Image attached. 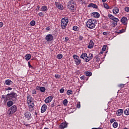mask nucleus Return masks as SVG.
<instances>
[{
  "instance_id": "nucleus-1",
  "label": "nucleus",
  "mask_w": 129,
  "mask_h": 129,
  "mask_svg": "<svg viewBox=\"0 0 129 129\" xmlns=\"http://www.w3.org/2000/svg\"><path fill=\"white\" fill-rule=\"evenodd\" d=\"M18 95L17 93L14 92H12L11 93H8L6 95V99L5 102H7L8 100H13V101H17L18 98H17Z\"/></svg>"
},
{
  "instance_id": "nucleus-2",
  "label": "nucleus",
  "mask_w": 129,
  "mask_h": 129,
  "mask_svg": "<svg viewBox=\"0 0 129 129\" xmlns=\"http://www.w3.org/2000/svg\"><path fill=\"white\" fill-rule=\"evenodd\" d=\"M96 25H97V21L94 19H89L86 23V26L89 29H94Z\"/></svg>"
},
{
  "instance_id": "nucleus-3",
  "label": "nucleus",
  "mask_w": 129,
  "mask_h": 129,
  "mask_svg": "<svg viewBox=\"0 0 129 129\" xmlns=\"http://www.w3.org/2000/svg\"><path fill=\"white\" fill-rule=\"evenodd\" d=\"M27 103L29 105V108L30 111H32L34 109V99L31 96V95H28L27 97Z\"/></svg>"
},
{
  "instance_id": "nucleus-4",
  "label": "nucleus",
  "mask_w": 129,
  "mask_h": 129,
  "mask_svg": "<svg viewBox=\"0 0 129 129\" xmlns=\"http://www.w3.org/2000/svg\"><path fill=\"white\" fill-rule=\"evenodd\" d=\"M69 23V19L68 18L64 17L61 19L60 26L62 30H65L67 27V25Z\"/></svg>"
},
{
  "instance_id": "nucleus-5",
  "label": "nucleus",
  "mask_w": 129,
  "mask_h": 129,
  "mask_svg": "<svg viewBox=\"0 0 129 129\" xmlns=\"http://www.w3.org/2000/svg\"><path fill=\"white\" fill-rule=\"evenodd\" d=\"M75 6H76V2L74 0H71L68 3V8L71 11L75 10Z\"/></svg>"
},
{
  "instance_id": "nucleus-6",
  "label": "nucleus",
  "mask_w": 129,
  "mask_h": 129,
  "mask_svg": "<svg viewBox=\"0 0 129 129\" xmlns=\"http://www.w3.org/2000/svg\"><path fill=\"white\" fill-rule=\"evenodd\" d=\"M18 110V107L16 105H13L10 107L8 110V115H12L13 114L15 113Z\"/></svg>"
},
{
  "instance_id": "nucleus-7",
  "label": "nucleus",
  "mask_w": 129,
  "mask_h": 129,
  "mask_svg": "<svg viewBox=\"0 0 129 129\" xmlns=\"http://www.w3.org/2000/svg\"><path fill=\"white\" fill-rule=\"evenodd\" d=\"M73 58L75 59V62L76 65H79L80 64H81V59H80V57H79V56L76 54H74Z\"/></svg>"
},
{
  "instance_id": "nucleus-8",
  "label": "nucleus",
  "mask_w": 129,
  "mask_h": 129,
  "mask_svg": "<svg viewBox=\"0 0 129 129\" xmlns=\"http://www.w3.org/2000/svg\"><path fill=\"white\" fill-rule=\"evenodd\" d=\"M54 5H55L56 8L58 9V10H60V11H63V10H64V7H63V5H61L60 2H55Z\"/></svg>"
},
{
  "instance_id": "nucleus-9",
  "label": "nucleus",
  "mask_w": 129,
  "mask_h": 129,
  "mask_svg": "<svg viewBox=\"0 0 129 129\" xmlns=\"http://www.w3.org/2000/svg\"><path fill=\"white\" fill-rule=\"evenodd\" d=\"M54 39V36L51 34L46 35L45 36V40L47 42H52Z\"/></svg>"
},
{
  "instance_id": "nucleus-10",
  "label": "nucleus",
  "mask_w": 129,
  "mask_h": 129,
  "mask_svg": "<svg viewBox=\"0 0 129 129\" xmlns=\"http://www.w3.org/2000/svg\"><path fill=\"white\" fill-rule=\"evenodd\" d=\"M52 100H53V97L49 96L46 97V98L44 100V102H45V103H50Z\"/></svg>"
},
{
  "instance_id": "nucleus-11",
  "label": "nucleus",
  "mask_w": 129,
  "mask_h": 129,
  "mask_svg": "<svg viewBox=\"0 0 129 129\" xmlns=\"http://www.w3.org/2000/svg\"><path fill=\"white\" fill-rule=\"evenodd\" d=\"M25 117L28 120H30L31 119V113L30 112H26L24 114Z\"/></svg>"
},
{
  "instance_id": "nucleus-12",
  "label": "nucleus",
  "mask_w": 129,
  "mask_h": 129,
  "mask_svg": "<svg viewBox=\"0 0 129 129\" xmlns=\"http://www.w3.org/2000/svg\"><path fill=\"white\" fill-rule=\"evenodd\" d=\"M47 110V105L46 104H43L42 106L41 107V113H44L45 111Z\"/></svg>"
},
{
  "instance_id": "nucleus-13",
  "label": "nucleus",
  "mask_w": 129,
  "mask_h": 129,
  "mask_svg": "<svg viewBox=\"0 0 129 129\" xmlns=\"http://www.w3.org/2000/svg\"><path fill=\"white\" fill-rule=\"evenodd\" d=\"M121 22L123 24V25H127V18L125 17H123L121 19Z\"/></svg>"
},
{
  "instance_id": "nucleus-14",
  "label": "nucleus",
  "mask_w": 129,
  "mask_h": 129,
  "mask_svg": "<svg viewBox=\"0 0 129 129\" xmlns=\"http://www.w3.org/2000/svg\"><path fill=\"white\" fill-rule=\"evenodd\" d=\"M88 8H93V9H98V6L96 5V4H94L93 3H91L89 5H88Z\"/></svg>"
},
{
  "instance_id": "nucleus-15",
  "label": "nucleus",
  "mask_w": 129,
  "mask_h": 129,
  "mask_svg": "<svg viewBox=\"0 0 129 129\" xmlns=\"http://www.w3.org/2000/svg\"><path fill=\"white\" fill-rule=\"evenodd\" d=\"M94 46V42H93V41L90 40L89 43V45L88 46V49H92V48Z\"/></svg>"
},
{
  "instance_id": "nucleus-16",
  "label": "nucleus",
  "mask_w": 129,
  "mask_h": 129,
  "mask_svg": "<svg viewBox=\"0 0 129 129\" xmlns=\"http://www.w3.org/2000/svg\"><path fill=\"white\" fill-rule=\"evenodd\" d=\"M92 16L94 18L98 19V18H99V17H100V14H99L98 12H93Z\"/></svg>"
},
{
  "instance_id": "nucleus-17",
  "label": "nucleus",
  "mask_w": 129,
  "mask_h": 129,
  "mask_svg": "<svg viewBox=\"0 0 129 129\" xmlns=\"http://www.w3.org/2000/svg\"><path fill=\"white\" fill-rule=\"evenodd\" d=\"M13 83H14L13 82V81H12V80L10 79H8L5 81L6 85H8L10 86V85H12V84H13Z\"/></svg>"
},
{
  "instance_id": "nucleus-18",
  "label": "nucleus",
  "mask_w": 129,
  "mask_h": 129,
  "mask_svg": "<svg viewBox=\"0 0 129 129\" xmlns=\"http://www.w3.org/2000/svg\"><path fill=\"white\" fill-rule=\"evenodd\" d=\"M122 113H123V110L122 109H119L118 110H117L116 114V115H117L118 116L121 115V114H122Z\"/></svg>"
},
{
  "instance_id": "nucleus-19",
  "label": "nucleus",
  "mask_w": 129,
  "mask_h": 129,
  "mask_svg": "<svg viewBox=\"0 0 129 129\" xmlns=\"http://www.w3.org/2000/svg\"><path fill=\"white\" fill-rule=\"evenodd\" d=\"M40 11V12H48V8L46 6H42Z\"/></svg>"
},
{
  "instance_id": "nucleus-20",
  "label": "nucleus",
  "mask_w": 129,
  "mask_h": 129,
  "mask_svg": "<svg viewBox=\"0 0 129 129\" xmlns=\"http://www.w3.org/2000/svg\"><path fill=\"white\" fill-rule=\"evenodd\" d=\"M119 12V9L117 7H115L114 9L113 10V13L115 14V15H116V14H118V12Z\"/></svg>"
},
{
  "instance_id": "nucleus-21",
  "label": "nucleus",
  "mask_w": 129,
  "mask_h": 129,
  "mask_svg": "<svg viewBox=\"0 0 129 129\" xmlns=\"http://www.w3.org/2000/svg\"><path fill=\"white\" fill-rule=\"evenodd\" d=\"M67 125H68V124L67 123H62L61 124H60V128H62V129H64L65 128V127H67Z\"/></svg>"
},
{
  "instance_id": "nucleus-22",
  "label": "nucleus",
  "mask_w": 129,
  "mask_h": 129,
  "mask_svg": "<svg viewBox=\"0 0 129 129\" xmlns=\"http://www.w3.org/2000/svg\"><path fill=\"white\" fill-rule=\"evenodd\" d=\"M38 88V90H40L41 92H45L46 91V88L44 87H37Z\"/></svg>"
},
{
  "instance_id": "nucleus-23",
  "label": "nucleus",
  "mask_w": 129,
  "mask_h": 129,
  "mask_svg": "<svg viewBox=\"0 0 129 129\" xmlns=\"http://www.w3.org/2000/svg\"><path fill=\"white\" fill-rule=\"evenodd\" d=\"M7 104L8 107H11V106H13V104H14V103L12 102V101H11L9 100V101L7 102Z\"/></svg>"
},
{
  "instance_id": "nucleus-24",
  "label": "nucleus",
  "mask_w": 129,
  "mask_h": 129,
  "mask_svg": "<svg viewBox=\"0 0 129 129\" xmlns=\"http://www.w3.org/2000/svg\"><path fill=\"white\" fill-rule=\"evenodd\" d=\"M25 59L26 60V61H29V60H30V59H31L32 56L31 55V54H26L25 56Z\"/></svg>"
},
{
  "instance_id": "nucleus-25",
  "label": "nucleus",
  "mask_w": 129,
  "mask_h": 129,
  "mask_svg": "<svg viewBox=\"0 0 129 129\" xmlns=\"http://www.w3.org/2000/svg\"><path fill=\"white\" fill-rule=\"evenodd\" d=\"M87 53H83L81 56H80V58H81V59H85V57H87Z\"/></svg>"
},
{
  "instance_id": "nucleus-26",
  "label": "nucleus",
  "mask_w": 129,
  "mask_h": 129,
  "mask_svg": "<svg viewBox=\"0 0 129 129\" xmlns=\"http://www.w3.org/2000/svg\"><path fill=\"white\" fill-rule=\"evenodd\" d=\"M85 75H86L87 76H88V77H90V76H92V73H91V72H89V71L85 72Z\"/></svg>"
},
{
  "instance_id": "nucleus-27",
  "label": "nucleus",
  "mask_w": 129,
  "mask_h": 129,
  "mask_svg": "<svg viewBox=\"0 0 129 129\" xmlns=\"http://www.w3.org/2000/svg\"><path fill=\"white\" fill-rule=\"evenodd\" d=\"M80 79L81 80H86V81H87V80H88V77L86 78L85 76L83 75L80 77Z\"/></svg>"
},
{
  "instance_id": "nucleus-28",
  "label": "nucleus",
  "mask_w": 129,
  "mask_h": 129,
  "mask_svg": "<svg viewBox=\"0 0 129 129\" xmlns=\"http://www.w3.org/2000/svg\"><path fill=\"white\" fill-rule=\"evenodd\" d=\"M108 17L109 18V19H110V20H112V21H113V20H114V16L110 14H109L108 15Z\"/></svg>"
},
{
  "instance_id": "nucleus-29",
  "label": "nucleus",
  "mask_w": 129,
  "mask_h": 129,
  "mask_svg": "<svg viewBox=\"0 0 129 129\" xmlns=\"http://www.w3.org/2000/svg\"><path fill=\"white\" fill-rule=\"evenodd\" d=\"M103 6H104V8L105 9H106V10H109L110 7H109V6H108V5L107 4L104 3Z\"/></svg>"
},
{
  "instance_id": "nucleus-30",
  "label": "nucleus",
  "mask_w": 129,
  "mask_h": 129,
  "mask_svg": "<svg viewBox=\"0 0 129 129\" xmlns=\"http://www.w3.org/2000/svg\"><path fill=\"white\" fill-rule=\"evenodd\" d=\"M88 57L89 58H88V60H91L93 58V54H92V53H89Z\"/></svg>"
},
{
  "instance_id": "nucleus-31",
  "label": "nucleus",
  "mask_w": 129,
  "mask_h": 129,
  "mask_svg": "<svg viewBox=\"0 0 129 129\" xmlns=\"http://www.w3.org/2000/svg\"><path fill=\"white\" fill-rule=\"evenodd\" d=\"M124 113L125 114V115H129V108L124 110Z\"/></svg>"
},
{
  "instance_id": "nucleus-32",
  "label": "nucleus",
  "mask_w": 129,
  "mask_h": 129,
  "mask_svg": "<svg viewBox=\"0 0 129 129\" xmlns=\"http://www.w3.org/2000/svg\"><path fill=\"white\" fill-rule=\"evenodd\" d=\"M113 21L116 22L114 24V25H117V22H119V20L118 19V18L114 17V20H113Z\"/></svg>"
},
{
  "instance_id": "nucleus-33",
  "label": "nucleus",
  "mask_w": 129,
  "mask_h": 129,
  "mask_svg": "<svg viewBox=\"0 0 129 129\" xmlns=\"http://www.w3.org/2000/svg\"><path fill=\"white\" fill-rule=\"evenodd\" d=\"M63 104L64 106H67V104H68V100H67V99H64L63 101Z\"/></svg>"
},
{
  "instance_id": "nucleus-34",
  "label": "nucleus",
  "mask_w": 129,
  "mask_h": 129,
  "mask_svg": "<svg viewBox=\"0 0 129 129\" xmlns=\"http://www.w3.org/2000/svg\"><path fill=\"white\" fill-rule=\"evenodd\" d=\"M56 58L57 59H61V58H63V55H62L61 53H59L57 54Z\"/></svg>"
},
{
  "instance_id": "nucleus-35",
  "label": "nucleus",
  "mask_w": 129,
  "mask_h": 129,
  "mask_svg": "<svg viewBox=\"0 0 129 129\" xmlns=\"http://www.w3.org/2000/svg\"><path fill=\"white\" fill-rule=\"evenodd\" d=\"M67 94H68V95H70L71 94H73V91H72V90H69L67 91Z\"/></svg>"
},
{
  "instance_id": "nucleus-36",
  "label": "nucleus",
  "mask_w": 129,
  "mask_h": 129,
  "mask_svg": "<svg viewBox=\"0 0 129 129\" xmlns=\"http://www.w3.org/2000/svg\"><path fill=\"white\" fill-rule=\"evenodd\" d=\"M73 30H74V31H77L78 30H79V27H78L77 26H74L73 27Z\"/></svg>"
},
{
  "instance_id": "nucleus-37",
  "label": "nucleus",
  "mask_w": 129,
  "mask_h": 129,
  "mask_svg": "<svg viewBox=\"0 0 129 129\" xmlns=\"http://www.w3.org/2000/svg\"><path fill=\"white\" fill-rule=\"evenodd\" d=\"M125 86V84H120L118 85V87H119L120 88H123V87H124Z\"/></svg>"
},
{
  "instance_id": "nucleus-38",
  "label": "nucleus",
  "mask_w": 129,
  "mask_h": 129,
  "mask_svg": "<svg viewBox=\"0 0 129 129\" xmlns=\"http://www.w3.org/2000/svg\"><path fill=\"white\" fill-rule=\"evenodd\" d=\"M107 47V45H103L102 48V51L103 52H104V51H105L106 50V47Z\"/></svg>"
},
{
  "instance_id": "nucleus-39",
  "label": "nucleus",
  "mask_w": 129,
  "mask_h": 129,
  "mask_svg": "<svg viewBox=\"0 0 129 129\" xmlns=\"http://www.w3.org/2000/svg\"><path fill=\"white\" fill-rule=\"evenodd\" d=\"M35 25H36V22L35 21L32 20V21H31L30 25L33 27L34 26H35Z\"/></svg>"
},
{
  "instance_id": "nucleus-40",
  "label": "nucleus",
  "mask_w": 129,
  "mask_h": 129,
  "mask_svg": "<svg viewBox=\"0 0 129 129\" xmlns=\"http://www.w3.org/2000/svg\"><path fill=\"white\" fill-rule=\"evenodd\" d=\"M118 123H117V122H114L113 123V127L116 128L117 126H118Z\"/></svg>"
},
{
  "instance_id": "nucleus-41",
  "label": "nucleus",
  "mask_w": 129,
  "mask_h": 129,
  "mask_svg": "<svg viewBox=\"0 0 129 129\" xmlns=\"http://www.w3.org/2000/svg\"><path fill=\"white\" fill-rule=\"evenodd\" d=\"M38 16L39 17H44L45 16V14H44V13L43 12H39L38 13Z\"/></svg>"
},
{
  "instance_id": "nucleus-42",
  "label": "nucleus",
  "mask_w": 129,
  "mask_h": 129,
  "mask_svg": "<svg viewBox=\"0 0 129 129\" xmlns=\"http://www.w3.org/2000/svg\"><path fill=\"white\" fill-rule=\"evenodd\" d=\"M88 58H89V56H88V55H87V56H86V57L85 58V62H89L90 61V60H89Z\"/></svg>"
},
{
  "instance_id": "nucleus-43",
  "label": "nucleus",
  "mask_w": 129,
  "mask_h": 129,
  "mask_svg": "<svg viewBox=\"0 0 129 129\" xmlns=\"http://www.w3.org/2000/svg\"><path fill=\"white\" fill-rule=\"evenodd\" d=\"M64 91H65L64 88H61V89L59 90L60 93H64Z\"/></svg>"
},
{
  "instance_id": "nucleus-44",
  "label": "nucleus",
  "mask_w": 129,
  "mask_h": 129,
  "mask_svg": "<svg viewBox=\"0 0 129 129\" xmlns=\"http://www.w3.org/2000/svg\"><path fill=\"white\" fill-rule=\"evenodd\" d=\"M79 40L80 41H82L83 40V36L82 35H80L79 37Z\"/></svg>"
},
{
  "instance_id": "nucleus-45",
  "label": "nucleus",
  "mask_w": 129,
  "mask_h": 129,
  "mask_svg": "<svg viewBox=\"0 0 129 129\" xmlns=\"http://www.w3.org/2000/svg\"><path fill=\"white\" fill-rule=\"evenodd\" d=\"M124 11H125V12H126V13H128V12H129V8L128 7H125V8H124Z\"/></svg>"
},
{
  "instance_id": "nucleus-46",
  "label": "nucleus",
  "mask_w": 129,
  "mask_h": 129,
  "mask_svg": "<svg viewBox=\"0 0 129 129\" xmlns=\"http://www.w3.org/2000/svg\"><path fill=\"white\" fill-rule=\"evenodd\" d=\"M28 65L29 68H31L32 69H33V66L31 65V63H30V62H28Z\"/></svg>"
},
{
  "instance_id": "nucleus-47",
  "label": "nucleus",
  "mask_w": 129,
  "mask_h": 129,
  "mask_svg": "<svg viewBox=\"0 0 129 129\" xmlns=\"http://www.w3.org/2000/svg\"><path fill=\"white\" fill-rule=\"evenodd\" d=\"M54 77L55 78H60V77H61V76H60V75H57V74H56V75H55V76H54Z\"/></svg>"
},
{
  "instance_id": "nucleus-48",
  "label": "nucleus",
  "mask_w": 129,
  "mask_h": 129,
  "mask_svg": "<svg viewBox=\"0 0 129 129\" xmlns=\"http://www.w3.org/2000/svg\"><path fill=\"white\" fill-rule=\"evenodd\" d=\"M64 41L66 42H68L69 41V38H68V37H66Z\"/></svg>"
},
{
  "instance_id": "nucleus-49",
  "label": "nucleus",
  "mask_w": 129,
  "mask_h": 129,
  "mask_svg": "<svg viewBox=\"0 0 129 129\" xmlns=\"http://www.w3.org/2000/svg\"><path fill=\"white\" fill-rule=\"evenodd\" d=\"M13 89V88H11V87H9L8 88H6L5 89V90H6V91H8V90H12Z\"/></svg>"
},
{
  "instance_id": "nucleus-50",
  "label": "nucleus",
  "mask_w": 129,
  "mask_h": 129,
  "mask_svg": "<svg viewBox=\"0 0 129 129\" xmlns=\"http://www.w3.org/2000/svg\"><path fill=\"white\" fill-rule=\"evenodd\" d=\"M40 8H41L40 6H37V9H36V11H37V12H39V11L40 10Z\"/></svg>"
},
{
  "instance_id": "nucleus-51",
  "label": "nucleus",
  "mask_w": 129,
  "mask_h": 129,
  "mask_svg": "<svg viewBox=\"0 0 129 129\" xmlns=\"http://www.w3.org/2000/svg\"><path fill=\"white\" fill-rule=\"evenodd\" d=\"M115 120V119L114 118L113 119H111L110 120V122H111V123H112V122H114V121Z\"/></svg>"
},
{
  "instance_id": "nucleus-52",
  "label": "nucleus",
  "mask_w": 129,
  "mask_h": 129,
  "mask_svg": "<svg viewBox=\"0 0 129 129\" xmlns=\"http://www.w3.org/2000/svg\"><path fill=\"white\" fill-rule=\"evenodd\" d=\"M125 32V30L124 29H122L121 30H120V33L121 34L122 33H124Z\"/></svg>"
},
{
  "instance_id": "nucleus-53",
  "label": "nucleus",
  "mask_w": 129,
  "mask_h": 129,
  "mask_svg": "<svg viewBox=\"0 0 129 129\" xmlns=\"http://www.w3.org/2000/svg\"><path fill=\"white\" fill-rule=\"evenodd\" d=\"M80 106H81V105H80V103H78V104H77V108H80Z\"/></svg>"
},
{
  "instance_id": "nucleus-54",
  "label": "nucleus",
  "mask_w": 129,
  "mask_h": 129,
  "mask_svg": "<svg viewBox=\"0 0 129 129\" xmlns=\"http://www.w3.org/2000/svg\"><path fill=\"white\" fill-rule=\"evenodd\" d=\"M3 26H4V23L3 22H0V28H3Z\"/></svg>"
},
{
  "instance_id": "nucleus-55",
  "label": "nucleus",
  "mask_w": 129,
  "mask_h": 129,
  "mask_svg": "<svg viewBox=\"0 0 129 129\" xmlns=\"http://www.w3.org/2000/svg\"><path fill=\"white\" fill-rule=\"evenodd\" d=\"M37 93V92L36 91V90H33L32 91V94H36Z\"/></svg>"
},
{
  "instance_id": "nucleus-56",
  "label": "nucleus",
  "mask_w": 129,
  "mask_h": 129,
  "mask_svg": "<svg viewBox=\"0 0 129 129\" xmlns=\"http://www.w3.org/2000/svg\"><path fill=\"white\" fill-rule=\"evenodd\" d=\"M107 32H103V35H104V36H106V35H107Z\"/></svg>"
},
{
  "instance_id": "nucleus-57",
  "label": "nucleus",
  "mask_w": 129,
  "mask_h": 129,
  "mask_svg": "<svg viewBox=\"0 0 129 129\" xmlns=\"http://www.w3.org/2000/svg\"><path fill=\"white\" fill-rule=\"evenodd\" d=\"M82 4H84V5H86V2L85 1H82Z\"/></svg>"
},
{
  "instance_id": "nucleus-58",
  "label": "nucleus",
  "mask_w": 129,
  "mask_h": 129,
  "mask_svg": "<svg viewBox=\"0 0 129 129\" xmlns=\"http://www.w3.org/2000/svg\"><path fill=\"white\" fill-rule=\"evenodd\" d=\"M46 31H49L50 30V27H48L46 28Z\"/></svg>"
},
{
  "instance_id": "nucleus-59",
  "label": "nucleus",
  "mask_w": 129,
  "mask_h": 129,
  "mask_svg": "<svg viewBox=\"0 0 129 129\" xmlns=\"http://www.w3.org/2000/svg\"><path fill=\"white\" fill-rule=\"evenodd\" d=\"M2 98H4L5 99V100H6V96L2 95Z\"/></svg>"
},
{
  "instance_id": "nucleus-60",
  "label": "nucleus",
  "mask_w": 129,
  "mask_h": 129,
  "mask_svg": "<svg viewBox=\"0 0 129 129\" xmlns=\"http://www.w3.org/2000/svg\"><path fill=\"white\" fill-rule=\"evenodd\" d=\"M100 55H101V54H103V51L102 50V51H100L99 53Z\"/></svg>"
},
{
  "instance_id": "nucleus-61",
  "label": "nucleus",
  "mask_w": 129,
  "mask_h": 129,
  "mask_svg": "<svg viewBox=\"0 0 129 129\" xmlns=\"http://www.w3.org/2000/svg\"><path fill=\"white\" fill-rule=\"evenodd\" d=\"M107 0H102V3H105Z\"/></svg>"
},
{
  "instance_id": "nucleus-62",
  "label": "nucleus",
  "mask_w": 129,
  "mask_h": 129,
  "mask_svg": "<svg viewBox=\"0 0 129 129\" xmlns=\"http://www.w3.org/2000/svg\"><path fill=\"white\" fill-rule=\"evenodd\" d=\"M91 129H98V128H96V127H93V128H91Z\"/></svg>"
},
{
  "instance_id": "nucleus-63",
  "label": "nucleus",
  "mask_w": 129,
  "mask_h": 129,
  "mask_svg": "<svg viewBox=\"0 0 129 129\" xmlns=\"http://www.w3.org/2000/svg\"><path fill=\"white\" fill-rule=\"evenodd\" d=\"M35 114L37 115V112H35Z\"/></svg>"
},
{
  "instance_id": "nucleus-64",
  "label": "nucleus",
  "mask_w": 129,
  "mask_h": 129,
  "mask_svg": "<svg viewBox=\"0 0 129 129\" xmlns=\"http://www.w3.org/2000/svg\"><path fill=\"white\" fill-rule=\"evenodd\" d=\"M44 129H49V128H44Z\"/></svg>"
}]
</instances>
